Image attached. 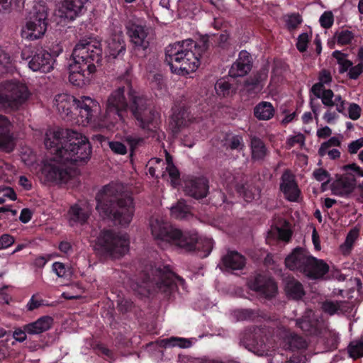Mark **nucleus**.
Segmentation results:
<instances>
[{
	"mask_svg": "<svg viewBox=\"0 0 363 363\" xmlns=\"http://www.w3.org/2000/svg\"><path fill=\"white\" fill-rule=\"evenodd\" d=\"M12 124L9 118L0 115V150L11 152L15 147V141L11 133Z\"/></svg>",
	"mask_w": 363,
	"mask_h": 363,
	"instance_id": "obj_24",
	"label": "nucleus"
},
{
	"mask_svg": "<svg viewBox=\"0 0 363 363\" xmlns=\"http://www.w3.org/2000/svg\"><path fill=\"white\" fill-rule=\"evenodd\" d=\"M55 105L63 119L76 121L83 125L96 121L101 112L99 103L85 96L77 99L72 95L60 94L55 96Z\"/></svg>",
	"mask_w": 363,
	"mask_h": 363,
	"instance_id": "obj_4",
	"label": "nucleus"
},
{
	"mask_svg": "<svg viewBox=\"0 0 363 363\" xmlns=\"http://www.w3.org/2000/svg\"><path fill=\"white\" fill-rule=\"evenodd\" d=\"M186 194L196 199H203L208 194V180L204 177H196L185 184Z\"/></svg>",
	"mask_w": 363,
	"mask_h": 363,
	"instance_id": "obj_27",
	"label": "nucleus"
},
{
	"mask_svg": "<svg viewBox=\"0 0 363 363\" xmlns=\"http://www.w3.org/2000/svg\"><path fill=\"white\" fill-rule=\"evenodd\" d=\"M96 208L104 218L128 227L135 213L133 197L120 182L105 185L96 195Z\"/></svg>",
	"mask_w": 363,
	"mask_h": 363,
	"instance_id": "obj_3",
	"label": "nucleus"
},
{
	"mask_svg": "<svg viewBox=\"0 0 363 363\" xmlns=\"http://www.w3.org/2000/svg\"><path fill=\"white\" fill-rule=\"evenodd\" d=\"M28 87L16 81H6L0 84V110L10 113L16 111L29 97Z\"/></svg>",
	"mask_w": 363,
	"mask_h": 363,
	"instance_id": "obj_8",
	"label": "nucleus"
},
{
	"mask_svg": "<svg viewBox=\"0 0 363 363\" xmlns=\"http://www.w3.org/2000/svg\"><path fill=\"white\" fill-rule=\"evenodd\" d=\"M363 147V137L352 141L348 145V152L350 154H356Z\"/></svg>",
	"mask_w": 363,
	"mask_h": 363,
	"instance_id": "obj_62",
	"label": "nucleus"
},
{
	"mask_svg": "<svg viewBox=\"0 0 363 363\" xmlns=\"http://www.w3.org/2000/svg\"><path fill=\"white\" fill-rule=\"evenodd\" d=\"M167 171L169 175V177L171 179V183L172 185L174 187H177L180 182V173L177 168L174 165L172 161L169 160V158H167Z\"/></svg>",
	"mask_w": 363,
	"mask_h": 363,
	"instance_id": "obj_47",
	"label": "nucleus"
},
{
	"mask_svg": "<svg viewBox=\"0 0 363 363\" xmlns=\"http://www.w3.org/2000/svg\"><path fill=\"white\" fill-rule=\"evenodd\" d=\"M275 113V108L269 101L258 103L253 109L254 116L259 121H268L272 118Z\"/></svg>",
	"mask_w": 363,
	"mask_h": 363,
	"instance_id": "obj_36",
	"label": "nucleus"
},
{
	"mask_svg": "<svg viewBox=\"0 0 363 363\" xmlns=\"http://www.w3.org/2000/svg\"><path fill=\"white\" fill-rule=\"evenodd\" d=\"M26 325L23 326V329L21 328H16L13 333V337L19 342H23L26 340Z\"/></svg>",
	"mask_w": 363,
	"mask_h": 363,
	"instance_id": "obj_63",
	"label": "nucleus"
},
{
	"mask_svg": "<svg viewBox=\"0 0 363 363\" xmlns=\"http://www.w3.org/2000/svg\"><path fill=\"white\" fill-rule=\"evenodd\" d=\"M45 147L71 166L86 164L91 158L92 147L82 133L69 128H57L46 132Z\"/></svg>",
	"mask_w": 363,
	"mask_h": 363,
	"instance_id": "obj_2",
	"label": "nucleus"
},
{
	"mask_svg": "<svg viewBox=\"0 0 363 363\" xmlns=\"http://www.w3.org/2000/svg\"><path fill=\"white\" fill-rule=\"evenodd\" d=\"M363 72V64L359 63L354 67H351L348 72V77L352 79H357Z\"/></svg>",
	"mask_w": 363,
	"mask_h": 363,
	"instance_id": "obj_61",
	"label": "nucleus"
},
{
	"mask_svg": "<svg viewBox=\"0 0 363 363\" xmlns=\"http://www.w3.org/2000/svg\"><path fill=\"white\" fill-rule=\"evenodd\" d=\"M73 60L96 72L103 58V50L99 41L83 39L72 51Z\"/></svg>",
	"mask_w": 363,
	"mask_h": 363,
	"instance_id": "obj_9",
	"label": "nucleus"
},
{
	"mask_svg": "<svg viewBox=\"0 0 363 363\" xmlns=\"http://www.w3.org/2000/svg\"><path fill=\"white\" fill-rule=\"evenodd\" d=\"M329 270V265L323 259L312 255L305 277L311 280L325 279Z\"/></svg>",
	"mask_w": 363,
	"mask_h": 363,
	"instance_id": "obj_28",
	"label": "nucleus"
},
{
	"mask_svg": "<svg viewBox=\"0 0 363 363\" xmlns=\"http://www.w3.org/2000/svg\"><path fill=\"white\" fill-rule=\"evenodd\" d=\"M359 230L357 228L352 229L347 234L345 241L341 246L342 251L345 252H350L353 247V245L358 238Z\"/></svg>",
	"mask_w": 363,
	"mask_h": 363,
	"instance_id": "obj_46",
	"label": "nucleus"
},
{
	"mask_svg": "<svg viewBox=\"0 0 363 363\" xmlns=\"http://www.w3.org/2000/svg\"><path fill=\"white\" fill-rule=\"evenodd\" d=\"M108 146L111 151L115 154L124 155L127 153V147L123 143L119 141H111L108 143Z\"/></svg>",
	"mask_w": 363,
	"mask_h": 363,
	"instance_id": "obj_53",
	"label": "nucleus"
},
{
	"mask_svg": "<svg viewBox=\"0 0 363 363\" xmlns=\"http://www.w3.org/2000/svg\"><path fill=\"white\" fill-rule=\"evenodd\" d=\"M69 81L74 86H82L88 83L92 74L95 73L94 71L89 69L86 67L77 64V61L73 62L69 67Z\"/></svg>",
	"mask_w": 363,
	"mask_h": 363,
	"instance_id": "obj_25",
	"label": "nucleus"
},
{
	"mask_svg": "<svg viewBox=\"0 0 363 363\" xmlns=\"http://www.w3.org/2000/svg\"><path fill=\"white\" fill-rule=\"evenodd\" d=\"M105 51L106 57L110 60L123 57L125 52V43L121 35H114L110 37L107 41Z\"/></svg>",
	"mask_w": 363,
	"mask_h": 363,
	"instance_id": "obj_31",
	"label": "nucleus"
},
{
	"mask_svg": "<svg viewBox=\"0 0 363 363\" xmlns=\"http://www.w3.org/2000/svg\"><path fill=\"white\" fill-rule=\"evenodd\" d=\"M89 0H64L58 9V16L69 23L83 16L87 10L86 4Z\"/></svg>",
	"mask_w": 363,
	"mask_h": 363,
	"instance_id": "obj_18",
	"label": "nucleus"
},
{
	"mask_svg": "<svg viewBox=\"0 0 363 363\" xmlns=\"http://www.w3.org/2000/svg\"><path fill=\"white\" fill-rule=\"evenodd\" d=\"M269 69L267 67H261L257 72L247 78L244 87L249 93L257 94L262 90L268 77Z\"/></svg>",
	"mask_w": 363,
	"mask_h": 363,
	"instance_id": "obj_26",
	"label": "nucleus"
},
{
	"mask_svg": "<svg viewBox=\"0 0 363 363\" xmlns=\"http://www.w3.org/2000/svg\"><path fill=\"white\" fill-rule=\"evenodd\" d=\"M308 346L306 340L301 336L291 333L285 339L284 347L291 351L306 349Z\"/></svg>",
	"mask_w": 363,
	"mask_h": 363,
	"instance_id": "obj_39",
	"label": "nucleus"
},
{
	"mask_svg": "<svg viewBox=\"0 0 363 363\" xmlns=\"http://www.w3.org/2000/svg\"><path fill=\"white\" fill-rule=\"evenodd\" d=\"M284 291L289 299L301 300L305 296L303 284L294 277H290L285 281Z\"/></svg>",
	"mask_w": 363,
	"mask_h": 363,
	"instance_id": "obj_33",
	"label": "nucleus"
},
{
	"mask_svg": "<svg viewBox=\"0 0 363 363\" xmlns=\"http://www.w3.org/2000/svg\"><path fill=\"white\" fill-rule=\"evenodd\" d=\"M284 21L287 30L291 32L297 29L303 23V18L299 13H291L285 16Z\"/></svg>",
	"mask_w": 363,
	"mask_h": 363,
	"instance_id": "obj_42",
	"label": "nucleus"
},
{
	"mask_svg": "<svg viewBox=\"0 0 363 363\" xmlns=\"http://www.w3.org/2000/svg\"><path fill=\"white\" fill-rule=\"evenodd\" d=\"M52 271L58 277L66 278L70 275V269L68 266L60 262H55L52 266Z\"/></svg>",
	"mask_w": 363,
	"mask_h": 363,
	"instance_id": "obj_49",
	"label": "nucleus"
},
{
	"mask_svg": "<svg viewBox=\"0 0 363 363\" xmlns=\"http://www.w3.org/2000/svg\"><path fill=\"white\" fill-rule=\"evenodd\" d=\"M226 146L231 150L242 151L245 148V143L241 135H232L226 138Z\"/></svg>",
	"mask_w": 363,
	"mask_h": 363,
	"instance_id": "obj_44",
	"label": "nucleus"
},
{
	"mask_svg": "<svg viewBox=\"0 0 363 363\" xmlns=\"http://www.w3.org/2000/svg\"><path fill=\"white\" fill-rule=\"evenodd\" d=\"M69 216V222L83 225L86 223L89 213V212L80 207L78 204L72 206L68 211Z\"/></svg>",
	"mask_w": 363,
	"mask_h": 363,
	"instance_id": "obj_38",
	"label": "nucleus"
},
{
	"mask_svg": "<svg viewBox=\"0 0 363 363\" xmlns=\"http://www.w3.org/2000/svg\"><path fill=\"white\" fill-rule=\"evenodd\" d=\"M214 36L216 38V45L219 48H220L222 49H227L229 47V45H230L229 34L227 33L226 30L220 33L217 36L216 35H214Z\"/></svg>",
	"mask_w": 363,
	"mask_h": 363,
	"instance_id": "obj_54",
	"label": "nucleus"
},
{
	"mask_svg": "<svg viewBox=\"0 0 363 363\" xmlns=\"http://www.w3.org/2000/svg\"><path fill=\"white\" fill-rule=\"evenodd\" d=\"M311 257L312 255L308 250L303 247H297L285 258V266L289 270L305 276Z\"/></svg>",
	"mask_w": 363,
	"mask_h": 363,
	"instance_id": "obj_17",
	"label": "nucleus"
},
{
	"mask_svg": "<svg viewBox=\"0 0 363 363\" xmlns=\"http://www.w3.org/2000/svg\"><path fill=\"white\" fill-rule=\"evenodd\" d=\"M335 96L334 92L328 89L327 90H325L323 93H322V95L319 99H321V101L323 105L328 107H333V97Z\"/></svg>",
	"mask_w": 363,
	"mask_h": 363,
	"instance_id": "obj_56",
	"label": "nucleus"
},
{
	"mask_svg": "<svg viewBox=\"0 0 363 363\" xmlns=\"http://www.w3.org/2000/svg\"><path fill=\"white\" fill-rule=\"evenodd\" d=\"M318 80V82L321 83L323 85L330 84L332 81V76L330 71L327 69L321 70L319 73Z\"/></svg>",
	"mask_w": 363,
	"mask_h": 363,
	"instance_id": "obj_64",
	"label": "nucleus"
},
{
	"mask_svg": "<svg viewBox=\"0 0 363 363\" xmlns=\"http://www.w3.org/2000/svg\"><path fill=\"white\" fill-rule=\"evenodd\" d=\"M214 89L216 94L221 98L230 97L236 93V87L227 77L218 79L215 84Z\"/></svg>",
	"mask_w": 363,
	"mask_h": 363,
	"instance_id": "obj_37",
	"label": "nucleus"
},
{
	"mask_svg": "<svg viewBox=\"0 0 363 363\" xmlns=\"http://www.w3.org/2000/svg\"><path fill=\"white\" fill-rule=\"evenodd\" d=\"M228 176L224 180V185H226V189L231 191L233 188L235 189V192L239 196L242 197L246 202H250L255 199L257 195V189L248 183H238L235 182V178L231 176L230 172H228Z\"/></svg>",
	"mask_w": 363,
	"mask_h": 363,
	"instance_id": "obj_22",
	"label": "nucleus"
},
{
	"mask_svg": "<svg viewBox=\"0 0 363 363\" xmlns=\"http://www.w3.org/2000/svg\"><path fill=\"white\" fill-rule=\"evenodd\" d=\"M123 141L129 146L130 156H133L135 151L145 143L143 138L135 135H125Z\"/></svg>",
	"mask_w": 363,
	"mask_h": 363,
	"instance_id": "obj_43",
	"label": "nucleus"
},
{
	"mask_svg": "<svg viewBox=\"0 0 363 363\" xmlns=\"http://www.w3.org/2000/svg\"><path fill=\"white\" fill-rule=\"evenodd\" d=\"M129 238L112 229H103L99 233L94 245L96 253L105 258H118L129 250Z\"/></svg>",
	"mask_w": 363,
	"mask_h": 363,
	"instance_id": "obj_6",
	"label": "nucleus"
},
{
	"mask_svg": "<svg viewBox=\"0 0 363 363\" xmlns=\"http://www.w3.org/2000/svg\"><path fill=\"white\" fill-rule=\"evenodd\" d=\"M323 342L326 350L333 351L337 348L339 338L335 334L328 333L324 336Z\"/></svg>",
	"mask_w": 363,
	"mask_h": 363,
	"instance_id": "obj_50",
	"label": "nucleus"
},
{
	"mask_svg": "<svg viewBox=\"0 0 363 363\" xmlns=\"http://www.w3.org/2000/svg\"><path fill=\"white\" fill-rule=\"evenodd\" d=\"M208 48V42L201 45L191 39L183 40V76L194 72L200 65L201 54Z\"/></svg>",
	"mask_w": 363,
	"mask_h": 363,
	"instance_id": "obj_14",
	"label": "nucleus"
},
{
	"mask_svg": "<svg viewBox=\"0 0 363 363\" xmlns=\"http://www.w3.org/2000/svg\"><path fill=\"white\" fill-rule=\"evenodd\" d=\"M21 55L23 60L28 61V67L33 72L48 73L54 68L55 57L42 48L26 47Z\"/></svg>",
	"mask_w": 363,
	"mask_h": 363,
	"instance_id": "obj_13",
	"label": "nucleus"
},
{
	"mask_svg": "<svg viewBox=\"0 0 363 363\" xmlns=\"http://www.w3.org/2000/svg\"><path fill=\"white\" fill-rule=\"evenodd\" d=\"M322 309L330 315H334L340 309V302L325 301L322 304Z\"/></svg>",
	"mask_w": 363,
	"mask_h": 363,
	"instance_id": "obj_52",
	"label": "nucleus"
},
{
	"mask_svg": "<svg viewBox=\"0 0 363 363\" xmlns=\"http://www.w3.org/2000/svg\"><path fill=\"white\" fill-rule=\"evenodd\" d=\"M244 256L236 251H228L221 259L220 269L225 271L240 270L245 266Z\"/></svg>",
	"mask_w": 363,
	"mask_h": 363,
	"instance_id": "obj_29",
	"label": "nucleus"
},
{
	"mask_svg": "<svg viewBox=\"0 0 363 363\" xmlns=\"http://www.w3.org/2000/svg\"><path fill=\"white\" fill-rule=\"evenodd\" d=\"M53 318L49 315L39 318L37 320L26 325V330L29 335H38L51 328Z\"/></svg>",
	"mask_w": 363,
	"mask_h": 363,
	"instance_id": "obj_34",
	"label": "nucleus"
},
{
	"mask_svg": "<svg viewBox=\"0 0 363 363\" xmlns=\"http://www.w3.org/2000/svg\"><path fill=\"white\" fill-rule=\"evenodd\" d=\"M150 229L155 240L182 246V230L174 228L170 223L158 218L152 219Z\"/></svg>",
	"mask_w": 363,
	"mask_h": 363,
	"instance_id": "obj_15",
	"label": "nucleus"
},
{
	"mask_svg": "<svg viewBox=\"0 0 363 363\" xmlns=\"http://www.w3.org/2000/svg\"><path fill=\"white\" fill-rule=\"evenodd\" d=\"M176 279L182 280L169 265H146L138 274L136 284L142 294H150L155 288L164 293H171L177 287Z\"/></svg>",
	"mask_w": 363,
	"mask_h": 363,
	"instance_id": "obj_5",
	"label": "nucleus"
},
{
	"mask_svg": "<svg viewBox=\"0 0 363 363\" xmlns=\"http://www.w3.org/2000/svg\"><path fill=\"white\" fill-rule=\"evenodd\" d=\"M160 345L166 349L175 346L182 347V337H172L170 338L163 339L160 342Z\"/></svg>",
	"mask_w": 363,
	"mask_h": 363,
	"instance_id": "obj_55",
	"label": "nucleus"
},
{
	"mask_svg": "<svg viewBox=\"0 0 363 363\" xmlns=\"http://www.w3.org/2000/svg\"><path fill=\"white\" fill-rule=\"evenodd\" d=\"M132 77L131 68L126 69L119 77L124 85L111 91L107 98L104 113L101 111L96 119L111 129L118 122H125L129 110L137 127L145 133H153L158 125V113L147 96L133 89Z\"/></svg>",
	"mask_w": 363,
	"mask_h": 363,
	"instance_id": "obj_1",
	"label": "nucleus"
},
{
	"mask_svg": "<svg viewBox=\"0 0 363 363\" xmlns=\"http://www.w3.org/2000/svg\"><path fill=\"white\" fill-rule=\"evenodd\" d=\"M249 288L266 298L274 297L277 293V285L271 278L262 274H257L248 281Z\"/></svg>",
	"mask_w": 363,
	"mask_h": 363,
	"instance_id": "obj_19",
	"label": "nucleus"
},
{
	"mask_svg": "<svg viewBox=\"0 0 363 363\" xmlns=\"http://www.w3.org/2000/svg\"><path fill=\"white\" fill-rule=\"evenodd\" d=\"M348 113L350 119L356 121L361 116V108L357 104L352 103L350 104Z\"/></svg>",
	"mask_w": 363,
	"mask_h": 363,
	"instance_id": "obj_57",
	"label": "nucleus"
},
{
	"mask_svg": "<svg viewBox=\"0 0 363 363\" xmlns=\"http://www.w3.org/2000/svg\"><path fill=\"white\" fill-rule=\"evenodd\" d=\"M279 189L287 201L291 202L298 201L301 195V190L298 188L294 174L290 169H286L284 171L281 177Z\"/></svg>",
	"mask_w": 363,
	"mask_h": 363,
	"instance_id": "obj_20",
	"label": "nucleus"
},
{
	"mask_svg": "<svg viewBox=\"0 0 363 363\" xmlns=\"http://www.w3.org/2000/svg\"><path fill=\"white\" fill-rule=\"evenodd\" d=\"M127 35L132 44V53L138 58L144 59L150 52V44L151 37L149 29L133 22H128L126 25Z\"/></svg>",
	"mask_w": 363,
	"mask_h": 363,
	"instance_id": "obj_12",
	"label": "nucleus"
},
{
	"mask_svg": "<svg viewBox=\"0 0 363 363\" xmlns=\"http://www.w3.org/2000/svg\"><path fill=\"white\" fill-rule=\"evenodd\" d=\"M183 250L196 252L201 258L208 257L213 249V240L202 238L195 230H183Z\"/></svg>",
	"mask_w": 363,
	"mask_h": 363,
	"instance_id": "obj_16",
	"label": "nucleus"
},
{
	"mask_svg": "<svg viewBox=\"0 0 363 363\" xmlns=\"http://www.w3.org/2000/svg\"><path fill=\"white\" fill-rule=\"evenodd\" d=\"M172 113L169 118V127L176 134L180 132L182 128V108L175 105L172 108Z\"/></svg>",
	"mask_w": 363,
	"mask_h": 363,
	"instance_id": "obj_40",
	"label": "nucleus"
},
{
	"mask_svg": "<svg viewBox=\"0 0 363 363\" xmlns=\"http://www.w3.org/2000/svg\"><path fill=\"white\" fill-rule=\"evenodd\" d=\"M354 38V34L349 30L336 31L334 35V38L336 40L337 43L340 45H350Z\"/></svg>",
	"mask_w": 363,
	"mask_h": 363,
	"instance_id": "obj_45",
	"label": "nucleus"
},
{
	"mask_svg": "<svg viewBox=\"0 0 363 363\" xmlns=\"http://www.w3.org/2000/svg\"><path fill=\"white\" fill-rule=\"evenodd\" d=\"M48 15L49 9L45 4H35L26 18L25 24L22 26L21 37L28 40L41 38L48 29Z\"/></svg>",
	"mask_w": 363,
	"mask_h": 363,
	"instance_id": "obj_7",
	"label": "nucleus"
},
{
	"mask_svg": "<svg viewBox=\"0 0 363 363\" xmlns=\"http://www.w3.org/2000/svg\"><path fill=\"white\" fill-rule=\"evenodd\" d=\"M296 325L306 335H317L321 329V323L311 313L296 320Z\"/></svg>",
	"mask_w": 363,
	"mask_h": 363,
	"instance_id": "obj_30",
	"label": "nucleus"
},
{
	"mask_svg": "<svg viewBox=\"0 0 363 363\" xmlns=\"http://www.w3.org/2000/svg\"><path fill=\"white\" fill-rule=\"evenodd\" d=\"M319 22L322 28L325 29L330 28L334 23V15L330 11H325L319 18Z\"/></svg>",
	"mask_w": 363,
	"mask_h": 363,
	"instance_id": "obj_51",
	"label": "nucleus"
},
{
	"mask_svg": "<svg viewBox=\"0 0 363 363\" xmlns=\"http://www.w3.org/2000/svg\"><path fill=\"white\" fill-rule=\"evenodd\" d=\"M312 37V30L310 28V34L307 33H302L297 38L296 47L300 52H304L307 50L308 45L311 41Z\"/></svg>",
	"mask_w": 363,
	"mask_h": 363,
	"instance_id": "obj_48",
	"label": "nucleus"
},
{
	"mask_svg": "<svg viewBox=\"0 0 363 363\" xmlns=\"http://www.w3.org/2000/svg\"><path fill=\"white\" fill-rule=\"evenodd\" d=\"M52 157L41 162L40 172L45 181L55 184L67 183L72 177L74 168L54 152Z\"/></svg>",
	"mask_w": 363,
	"mask_h": 363,
	"instance_id": "obj_10",
	"label": "nucleus"
},
{
	"mask_svg": "<svg viewBox=\"0 0 363 363\" xmlns=\"http://www.w3.org/2000/svg\"><path fill=\"white\" fill-rule=\"evenodd\" d=\"M240 343L249 350H264L266 343L261 334L257 332L245 331L240 337Z\"/></svg>",
	"mask_w": 363,
	"mask_h": 363,
	"instance_id": "obj_32",
	"label": "nucleus"
},
{
	"mask_svg": "<svg viewBox=\"0 0 363 363\" xmlns=\"http://www.w3.org/2000/svg\"><path fill=\"white\" fill-rule=\"evenodd\" d=\"M252 58L246 50H241L238 57L231 65L228 74L232 78L242 77L247 75L252 69Z\"/></svg>",
	"mask_w": 363,
	"mask_h": 363,
	"instance_id": "obj_21",
	"label": "nucleus"
},
{
	"mask_svg": "<svg viewBox=\"0 0 363 363\" xmlns=\"http://www.w3.org/2000/svg\"><path fill=\"white\" fill-rule=\"evenodd\" d=\"M313 175L318 182H323L330 179V173L323 168H318L313 171Z\"/></svg>",
	"mask_w": 363,
	"mask_h": 363,
	"instance_id": "obj_59",
	"label": "nucleus"
},
{
	"mask_svg": "<svg viewBox=\"0 0 363 363\" xmlns=\"http://www.w3.org/2000/svg\"><path fill=\"white\" fill-rule=\"evenodd\" d=\"M15 242L14 238L9 234H3L0 237V250H4L11 246Z\"/></svg>",
	"mask_w": 363,
	"mask_h": 363,
	"instance_id": "obj_58",
	"label": "nucleus"
},
{
	"mask_svg": "<svg viewBox=\"0 0 363 363\" xmlns=\"http://www.w3.org/2000/svg\"><path fill=\"white\" fill-rule=\"evenodd\" d=\"M164 62L169 66L172 73L182 74V42L170 44L165 48Z\"/></svg>",
	"mask_w": 363,
	"mask_h": 363,
	"instance_id": "obj_23",
	"label": "nucleus"
},
{
	"mask_svg": "<svg viewBox=\"0 0 363 363\" xmlns=\"http://www.w3.org/2000/svg\"><path fill=\"white\" fill-rule=\"evenodd\" d=\"M252 159L254 161H262L268 154V150L264 141L257 136L250 139Z\"/></svg>",
	"mask_w": 363,
	"mask_h": 363,
	"instance_id": "obj_35",
	"label": "nucleus"
},
{
	"mask_svg": "<svg viewBox=\"0 0 363 363\" xmlns=\"http://www.w3.org/2000/svg\"><path fill=\"white\" fill-rule=\"evenodd\" d=\"M347 352L350 357L353 359L363 357V340H354L351 341L347 346Z\"/></svg>",
	"mask_w": 363,
	"mask_h": 363,
	"instance_id": "obj_41",
	"label": "nucleus"
},
{
	"mask_svg": "<svg viewBox=\"0 0 363 363\" xmlns=\"http://www.w3.org/2000/svg\"><path fill=\"white\" fill-rule=\"evenodd\" d=\"M343 174H337L330 184L332 194L335 196L349 197L357 188V178L363 177V169L353 162L342 167Z\"/></svg>",
	"mask_w": 363,
	"mask_h": 363,
	"instance_id": "obj_11",
	"label": "nucleus"
},
{
	"mask_svg": "<svg viewBox=\"0 0 363 363\" xmlns=\"http://www.w3.org/2000/svg\"><path fill=\"white\" fill-rule=\"evenodd\" d=\"M171 217L182 220V199H178L177 203L170 208Z\"/></svg>",
	"mask_w": 363,
	"mask_h": 363,
	"instance_id": "obj_60",
	"label": "nucleus"
}]
</instances>
